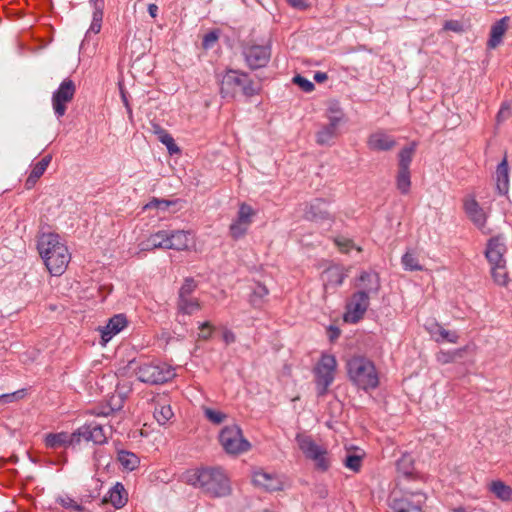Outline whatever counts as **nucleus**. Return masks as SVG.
Wrapping results in <instances>:
<instances>
[{"label": "nucleus", "instance_id": "18", "mask_svg": "<svg viewBox=\"0 0 512 512\" xmlns=\"http://www.w3.org/2000/svg\"><path fill=\"white\" fill-rule=\"evenodd\" d=\"M358 291H364L367 296L377 294L380 289V279L376 272L363 271L356 284Z\"/></svg>", "mask_w": 512, "mask_h": 512}, {"label": "nucleus", "instance_id": "45", "mask_svg": "<svg viewBox=\"0 0 512 512\" xmlns=\"http://www.w3.org/2000/svg\"><path fill=\"white\" fill-rule=\"evenodd\" d=\"M205 417L213 424L219 425L227 418L226 414L212 408H204Z\"/></svg>", "mask_w": 512, "mask_h": 512}, {"label": "nucleus", "instance_id": "62", "mask_svg": "<svg viewBox=\"0 0 512 512\" xmlns=\"http://www.w3.org/2000/svg\"><path fill=\"white\" fill-rule=\"evenodd\" d=\"M121 97H122L124 105L126 106L128 111L131 112V109H130L129 103H128V99H127L126 94H125V92L123 90H121Z\"/></svg>", "mask_w": 512, "mask_h": 512}, {"label": "nucleus", "instance_id": "59", "mask_svg": "<svg viewBox=\"0 0 512 512\" xmlns=\"http://www.w3.org/2000/svg\"><path fill=\"white\" fill-rule=\"evenodd\" d=\"M314 80L318 83H322L327 80V74L324 72H317L314 75Z\"/></svg>", "mask_w": 512, "mask_h": 512}, {"label": "nucleus", "instance_id": "46", "mask_svg": "<svg viewBox=\"0 0 512 512\" xmlns=\"http://www.w3.org/2000/svg\"><path fill=\"white\" fill-rule=\"evenodd\" d=\"M327 118L329 120V124H333V126L338 129L339 123L343 118V112L336 105L330 106L328 109Z\"/></svg>", "mask_w": 512, "mask_h": 512}, {"label": "nucleus", "instance_id": "43", "mask_svg": "<svg viewBox=\"0 0 512 512\" xmlns=\"http://www.w3.org/2000/svg\"><path fill=\"white\" fill-rule=\"evenodd\" d=\"M363 456L356 453H347L343 460V464L346 468L353 472H359L362 466Z\"/></svg>", "mask_w": 512, "mask_h": 512}, {"label": "nucleus", "instance_id": "28", "mask_svg": "<svg viewBox=\"0 0 512 512\" xmlns=\"http://www.w3.org/2000/svg\"><path fill=\"white\" fill-rule=\"evenodd\" d=\"M52 160V156L51 155H46L44 156L39 162H37L28 178L26 179V182H25V186L27 189H31L35 186V184L37 183L38 179L44 174V172L46 171L47 167L49 166L50 162Z\"/></svg>", "mask_w": 512, "mask_h": 512}, {"label": "nucleus", "instance_id": "20", "mask_svg": "<svg viewBox=\"0 0 512 512\" xmlns=\"http://www.w3.org/2000/svg\"><path fill=\"white\" fill-rule=\"evenodd\" d=\"M367 145L373 151H389L395 147V139L383 131L372 133L367 140Z\"/></svg>", "mask_w": 512, "mask_h": 512}, {"label": "nucleus", "instance_id": "4", "mask_svg": "<svg viewBox=\"0 0 512 512\" xmlns=\"http://www.w3.org/2000/svg\"><path fill=\"white\" fill-rule=\"evenodd\" d=\"M348 377L359 389L368 391L379 385V376L374 363L364 356H353L346 364Z\"/></svg>", "mask_w": 512, "mask_h": 512}, {"label": "nucleus", "instance_id": "8", "mask_svg": "<svg viewBox=\"0 0 512 512\" xmlns=\"http://www.w3.org/2000/svg\"><path fill=\"white\" fill-rule=\"evenodd\" d=\"M219 441L226 453L238 455L250 450V442L244 438L242 430L237 425L224 427L219 435Z\"/></svg>", "mask_w": 512, "mask_h": 512}, {"label": "nucleus", "instance_id": "23", "mask_svg": "<svg viewBox=\"0 0 512 512\" xmlns=\"http://www.w3.org/2000/svg\"><path fill=\"white\" fill-rule=\"evenodd\" d=\"M127 501L128 493L120 482H117L103 498V503H110L116 509L124 507Z\"/></svg>", "mask_w": 512, "mask_h": 512}, {"label": "nucleus", "instance_id": "49", "mask_svg": "<svg viewBox=\"0 0 512 512\" xmlns=\"http://www.w3.org/2000/svg\"><path fill=\"white\" fill-rule=\"evenodd\" d=\"M196 288V283L194 281V279L192 278H187L185 279L183 285L181 286L180 290H179V298H188L192 292L195 290Z\"/></svg>", "mask_w": 512, "mask_h": 512}, {"label": "nucleus", "instance_id": "21", "mask_svg": "<svg viewBox=\"0 0 512 512\" xmlns=\"http://www.w3.org/2000/svg\"><path fill=\"white\" fill-rule=\"evenodd\" d=\"M127 326V319L123 314L114 315L109 319L108 323L100 329L101 338L104 343H107L113 336L118 334Z\"/></svg>", "mask_w": 512, "mask_h": 512}, {"label": "nucleus", "instance_id": "41", "mask_svg": "<svg viewBox=\"0 0 512 512\" xmlns=\"http://www.w3.org/2000/svg\"><path fill=\"white\" fill-rule=\"evenodd\" d=\"M173 415L174 413L170 405H159L155 407L154 418L160 425H165Z\"/></svg>", "mask_w": 512, "mask_h": 512}, {"label": "nucleus", "instance_id": "7", "mask_svg": "<svg viewBox=\"0 0 512 512\" xmlns=\"http://www.w3.org/2000/svg\"><path fill=\"white\" fill-rule=\"evenodd\" d=\"M296 442L305 457L314 462L317 470L325 472L330 468L329 453L324 446L317 444L310 436L302 434L296 436Z\"/></svg>", "mask_w": 512, "mask_h": 512}, {"label": "nucleus", "instance_id": "54", "mask_svg": "<svg viewBox=\"0 0 512 512\" xmlns=\"http://www.w3.org/2000/svg\"><path fill=\"white\" fill-rule=\"evenodd\" d=\"M199 328L201 330L199 333V338L203 340H208L211 337L213 331V327L210 324V322L202 323Z\"/></svg>", "mask_w": 512, "mask_h": 512}, {"label": "nucleus", "instance_id": "13", "mask_svg": "<svg viewBox=\"0 0 512 512\" xmlns=\"http://www.w3.org/2000/svg\"><path fill=\"white\" fill-rule=\"evenodd\" d=\"M370 305V297L364 291L353 293L346 305V313L344 319L346 322L357 323L366 313Z\"/></svg>", "mask_w": 512, "mask_h": 512}, {"label": "nucleus", "instance_id": "38", "mask_svg": "<svg viewBox=\"0 0 512 512\" xmlns=\"http://www.w3.org/2000/svg\"><path fill=\"white\" fill-rule=\"evenodd\" d=\"M117 459L125 469L130 471L137 468L139 464V458L134 453L125 450L118 452Z\"/></svg>", "mask_w": 512, "mask_h": 512}, {"label": "nucleus", "instance_id": "48", "mask_svg": "<svg viewBox=\"0 0 512 512\" xmlns=\"http://www.w3.org/2000/svg\"><path fill=\"white\" fill-rule=\"evenodd\" d=\"M59 503L70 512H84V507L70 497L60 498Z\"/></svg>", "mask_w": 512, "mask_h": 512}, {"label": "nucleus", "instance_id": "26", "mask_svg": "<svg viewBox=\"0 0 512 512\" xmlns=\"http://www.w3.org/2000/svg\"><path fill=\"white\" fill-rule=\"evenodd\" d=\"M167 249H174L178 251L187 250L192 243V238L189 232L183 230L168 231Z\"/></svg>", "mask_w": 512, "mask_h": 512}, {"label": "nucleus", "instance_id": "16", "mask_svg": "<svg viewBox=\"0 0 512 512\" xmlns=\"http://www.w3.org/2000/svg\"><path fill=\"white\" fill-rule=\"evenodd\" d=\"M253 483L266 491L281 490L283 485L281 479L276 474L268 473L264 470H257L253 473Z\"/></svg>", "mask_w": 512, "mask_h": 512}, {"label": "nucleus", "instance_id": "10", "mask_svg": "<svg viewBox=\"0 0 512 512\" xmlns=\"http://www.w3.org/2000/svg\"><path fill=\"white\" fill-rule=\"evenodd\" d=\"M337 362L333 355H322L315 367V383L318 396H324L334 381Z\"/></svg>", "mask_w": 512, "mask_h": 512}, {"label": "nucleus", "instance_id": "22", "mask_svg": "<svg viewBox=\"0 0 512 512\" xmlns=\"http://www.w3.org/2000/svg\"><path fill=\"white\" fill-rule=\"evenodd\" d=\"M464 210L469 219L480 229L486 224V213L480 207L474 198L466 199L464 202Z\"/></svg>", "mask_w": 512, "mask_h": 512}, {"label": "nucleus", "instance_id": "27", "mask_svg": "<svg viewBox=\"0 0 512 512\" xmlns=\"http://www.w3.org/2000/svg\"><path fill=\"white\" fill-rule=\"evenodd\" d=\"M496 188L501 195L507 194L509 190V167L506 158H504L497 166Z\"/></svg>", "mask_w": 512, "mask_h": 512}, {"label": "nucleus", "instance_id": "9", "mask_svg": "<svg viewBox=\"0 0 512 512\" xmlns=\"http://www.w3.org/2000/svg\"><path fill=\"white\" fill-rule=\"evenodd\" d=\"M139 381L148 384H162L171 380L174 376V370L165 363H144L136 371Z\"/></svg>", "mask_w": 512, "mask_h": 512}, {"label": "nucleus", "instance_id": "29", "mask_svg": "<svg viewBox=\"0 0 512 512\" xmlns=\"http://www.w3.org/2000/svg\"><path fill=\"white\" fill-rule=\"evenodd\" d=\"M168 231L160 230L151 234L149 238L143 242L142 250L167 249Z\"/></svg>", "mask_w": 512, "mask_h": 512}, {"label": "nucleus", "instance_id": "15", "mask_svg": "<svg viewBox=\"0 0 512 512\" xmlns=\"http://www.w3.org/2000/svg\"><path fill=\"white\" fill-rule=\"evenodd\" d=\"M506 253V246L502 237L496 236L491 238L485 250V256L490 265L505 263L504 254Z\"/></svg>", "mask_w": 512, "mask_h": 512}, {"label": "nucleus", "instance_id": "53", "mask_svg": "<svg viewBox=\"0 0 512 512\" xmlns=\"http://www.w3.org/2000/svg\"><path fill=\"white\" fill-rule=\"evenodd\" d=\"M335 244L342 252H348L354 247V243L350 239L344 237H337L335 239Z\"/></svg>", "mask_w": 512, "mask_h": 512}, {"label": "nucleus", "instance_id": "63", "mask_svg": "<svg viewBox=\"0 0 512 512\" xmlns=\"http://www.w3.org/2000/svg\"><path fill=\"white\" fill-rule=\"evenodd\" d=\"M453 512H466L464 508L459 507L453 510Z\"/></svg>", "mask_w": 512, "mask_h": 512}, {"label": "nucleus", "instance_id": "14", "mask_svg": "<svg viewBox=\"0 0 512 512\" xmlns=\"http://www.w3.org/2000/svg\"><path fill=\"white\" fill-rule=\"evenodd\" d=\"M242 55L247 66L256 70L265 67L271 57V49L268 45H247L243 47Z\"/></svg>", "mask_w": 512, "mask_h": 512}, {"label": "nucleus", "instance_id": "47", "mask_svg": "<svg viewBox=\"0 0 512 512\" xmlns=\"http://www.w3.org/2000/svg\"><path fill=\"white\" fill-rule=\"evenodd\" d=\"M178 201H170L165 199L153 198L149 203L145 205V209L156 208L158 210L165 211L169 206L176 204Z\"/></svg>", "mask_w": 512, "mask_h": 512}, {"label": "nucleus", "instance_id": "64", "mask_svg": "<svg viewBox=\"0 0 512 512\" xmlns=\"http://www.w3.org/2000/svg\"><path fill=\"white\" fill-rule=\"evenodd\" d=\"M89 2H105V0H89Z\"/></svg>", "mask_w": 512, "mask_h": 512}, {"label": "nucleus", "instance_id": "51", "mask_svg": "<svg viewBox=\"0 0 512 512\" xmlns=\"http://www.w3.org/2000/svg\"><path fill=\"white\" fill-rule=\"evenodd\" d=\"M512 114V110L509 104L503 103L500 107V110L497 113L496 120L497 123H502L507 120Z\"/></svg>", "mask_w": 512, "mask_h": 512}, {"label": "nucleus", "instance_id": "61", "mask_svg": "<svg viewBox=\"0 0 512 512\" xmlns=\"http://www.w3.org/2000/svg\"><path fill=\"white\" fill-rule=\"evenodd\" d=\"M456 25H457L456 22L447 21L445 23V25H444V28L447 29V30H454V31H456L457 30Z\"/></svg>", "mask_w": 512, "mask_h": 512}, {"label": "nucleus", "instance_id": "5", "mask_svg": "<svg viewBox=\"0 0 512 512\" xmlns=\"http://www.w3.org/2000/svg\"><path fill=\"white\" fill-rule=\"evenodd\" d=\"M261 86L254 82L248 73L229 69L224 74L220 92L222 97H234L241 92L245 97H252L260 93Z\"/></svg>", "mask_w": 512, "mask_h": 512}, {"label": "nucleus", "instance_id": "33", "mask_svg": "<svg viewBox=\"0 0 512 512\" xmlns=\"http://www.w3.org/2000/svg\"><path fill=\"white\" fill-rule=\"evenodd\" d=\"M489 490L502 501H510L512 499V488L501 480L492 481Z\"/></svg>", "mask_w": 512, "mask_h": 512}, {"label": "nucleus", "instance_id": "40", "mask_svg": "<svg viewBox=\"0 0 512 512\" xmlns=\"http://www.w3.org/2000/svg\"><path fill=\"white\" fill-rule=\"evenodd\" d=\"M402 265L405 270L409 271H421L423 270L422 265L418 261V257L413 252H406L401 259Z\"/></svg>", "mask_w": 512, "mask_h": 512}, {"label": "nucleus", "instance_id": "1", "mask_svg": "<svg viewBox=\"0 0 512 512\" xmlns=\"http://www.w3.org/2000/svg\"><path fill=\"white\" fill-rule=\"evenodd\" d=\"M37 250L51 275L60 276L65 272L71 254L58 234L42 233L37 240Z\"/></svg>", "mask_w": 512, "mask_h": 512}, {"label": "nucleus", "instance_id": "35", "mask_svg": "<svg viewBox=\"0 0 512 512\" xmlns=\"http://www.w3.org/2000/svg\"><path fill=\"white\" fill-rule=\"evenodd\" d=\"M268 294L269 290L265 285L256 283L250 295L249 301L253 307L259 308L264 304L265 298L268 296Z\"/></svg>", "mask_w": 512, "mask_h": 512}, {"label": "nucleus", "instance_id": "60", "mask_svg": "<svg viewBox=\"0 0 512 512\" xmlns=\"http://www.w3.org/2000/svg\"><path fill=\"white\" fill-rule=\"evenodd\" d=\"M330 332H331V335H330V338L333 340L337 337H339L340 335V330L336 327H330Z\"/></svg>", "mask_w": 512, "mask_h": 512}, {"label": "nucleus", "instance_id": "32", "mask_svg": "<svg viewBox=\"0 0 512 512\" xmlns=\"http://www.w3.org/2000/svg\"><path fill=\"white\" fill-rule=\"evenodd\" d=\"M397 471L408 479L414 475V459L412 455L404 453L396 462Z\"/></svg>", "mask_w": 512, "mask_h": 512}, {"label": "nucleus", "instance_id": "52", "mask_svg": "<svg viewBox=\"0 0 512 512\" xmlns=\"http://www.w3.org/2000/svg\"><path fill=\"white\" fill-rule=\"evenodd\" d=\"M217 40L218 33L216 31H210L204 35L202 45L205 49H209L213 47Z\"/></svg>", "mask_w": 512, "mask_h": 512}, {"label": "nucleus", "instance_id": "58", "mask_svg": "<svg viewBox=\"0 0 512 512\" xmlns=\"http://www.w3.org/2000/svg\"><path fill=\"white\" fill-rule=\"evenodd\" d=\"M148 13L152 18H156L158 15V6L154 3L148 5Z\"/></svg>", "mask_w": 512, "mask_h": 512}, {"label": "nucleus", "instance_id": "55", "mask_svg": "<svg viewBox=\"0 0 512 512\" xmlns=\"http://www.w3.org/2000/svg\"><path fill=\"white\" fill-rule=\"evenodd\" d=\"M24 390H19L13 393L8 394H2L0 396V401L4 403L12 402L18 398H21L23 396Z\"/></svg>", "mask_w": 512, "mask_h": 512}, {"label": "nucleus", "instance_id": "6", "mask_svg": "<svg viewBox=\"0 0 512 512\" xmlns=\"http://www.w3.org/2000/svg\"><path fill=\"white\" fill-rule=\"evenodd\" d=\"M399 489L392 491L389 506L394 512H422L427 497L421 491H410L399 481Z\"/></svg>", "mask_w": 512, "mask_h": 512}, {"label": "nucleus", "instance_id": "30", "mask_svg": "<svg viewBox=\"0 0 512 512\" xmlns=\"http://www.w3.org/2000/svg\"><path fill=\"white\" fill-rule=\"evenodd\" d=\"M153 132L157 135L158 140L164 144L168 152L173 155L180 152L179 147L176 145L173 137L160 125H153Z\"/></svg>", "mask_w": 512, "mask_h": 512}, {"label": "nucleus", "instance_id": "3", "mask_svg": "<svg viewBox=\"0 0 512 512\" xmlns=\"http://www.w3.org/2000/svg\"><path fill=\"white\" fill-rule=\"evenodd\" d=\"M188 484L200 488L211 497H225L230 494V481L224 471L218 467L202 468L185 474Z\"/></svg>", "mask_w": 512, "mask_h": 512}, {"label": "nucleus", "instance_id": "11", "mask_svg": "<svg viewBox=\"0 0 512 512\" xmlns=\"http://www.w3.org/2000/svg\"><path fill=\"white\" fill-rule=\"evenodd\" d=\"M76 92V86L72 79L66 78L52 95V106L57 118L65 115L67 103L71 102Z\"/></svg>", "mask_w": 512, "mask_h": 512}, {"label": "nucleus", "instance_id": "44", "mask_svg": "<svg viewBox=\"0 0 512 512\" xmlns=\"http://www.w3.org/2000/svg\"><path fill=\"white\" fill-rule=\"evenodd\" d=\"M464 349H457L454 351H440L436 354V359L441 364H448L454 362L457 358L462 357Z\"/></svg>", "mask_w": 512, "mask_h": 512}, {"label": "nucleus", "instance_id": "56", "mask_svg": "<svg viewBox=\"0 0 512 512\" xmlns=\"http://www.w3.org/2000/svg\"><path fill=\"white\" fill-rule=\"evenodd\" d=\"M293 8L305 10L308 8L306 0H286Z\"/></svg>", "mask_w": 512, "mask_h": 512}, {"label": "nucleus", "instance_id": "24", "mask_svg": "<svg viewBox=\"0 0 512 512\" xmlns=\"http://www.w3.org/2000/svg\"><path fill=\"white\" fill-rule=\"evenodd\" d=\"M427 331L431 335V337L437 343L449 342V343H457L459 336L455 331L446 330L443 326H441L437 322H433L426 326Z\"/></svg>", "mask_w": 512, "mask_h": 512}, {"label": "nucleus", "instance_id": "25", "mask_svg": "<svg viewBox=\"0 0 512 512\" xmlns=\"http://www.w3.org/2000/svg\"><path fill=\"white\" fill-rule=\"evenodd\" d=\"M509 21H510V18L505 16V17L501 18L500 20L496 21L491 26L490 38L487 42V46L490 49H495L497 46H499L501 44L503 36L505 35L506 31L508 30Z\"/></svg>", "mask_w": 512, "mask_h": 512}, {"label": "nucleus", "instance_id": "19", "mask_svg": "<svg viewBox=\"0 0 512 512\" xmlns=\"http://www.w3.org/2000/svg\"><path fill=\"white\" fill-rule=\"evenodd\" d=\"M304 216L311 221L329 219L330 213L327 209V202L323 199H314L306 205Z\"/></svg>", "mask_w": 512, "mask_h": 512}, {"label": "nucleus", "instance_id": "17", "mask_svg": "<svg viewBox=\"0 0 512 512\" xmlns=\"http://www.w3.org/2000/svg\"><path fill=\"white\" fill-rule=\"evenodd\" d=\"M346 274L342 268L338 266H331L323 271L322 281L325 293L334 291L337 287L341 286Z\"/></svg>", "mask_w": 512, "mask_h": 512}, {"label": "nucleus", "instance_id": "50", "mask_svg": "<svg viewBox=\"0 0 512 512\" xmlns=\"http://www.w3.org/2000/svg\"><path fill=\"white\" fill-rule=\"evenodd\" d=\"M293 82L297 84L304 92H311L314 90V84L301 75H296Z\"/></svg>", "mask_w": 512, "mask_h": 512}, {"label": "nucleus", "instance_id": "42", "mask_svg": "<svg viewBox=\"0 0 512 512\" xmlns=\"http://www.w3.org/2000/svg\"><path fill=\"white\" fill-rule=\"evenodd\" d=\"M410 170L398 169L397 188L402 194H407L410 190Z\"/></svg>", "mask_w": 512, "mask_h": 512}, {"label": "nucleus", "instance_id": "37", "mask_svg": "<svg viewBox=\"0 0 512 512\" xmlns=\"http://www.w3.org/2000/svg\"><path fill=\"white\" fill-rule=\"evenodd\" d=\"M491 275L497 285L505 286L508 283V272L506 262L491 265Z\"/></svg>", "mask_w": 512, "mask_h": 512}, {"label": "nucleus", "instance_id": "12", "mask_svg": "<svg viewBox=\"0 0 512 512\" xmlns=\"http://www.w3.org/2000/svg\"><path fill=\"white\" fill-rule=\"evenodd\" d=\"M255 215L256 211L250 205L246 203L239 205L237 217L229 226V233L234 240L243 238L246 235Z\"/></svg>", "mask_w": 512, "mask_h": 512}, {"label": "nucleus", "instance_id": "31", "mask_svg": "<svg viewBox=\"0 0 512 512\" xmlns=\"http://www.w3.org/2000/svg\"><path fill=\"white\" fill-rule=\"evenodd\" d=\"M93 7V15H92V22L91 25L87 31V34L94 33L98 34L102 27V20H103V10H104V4L105 2H90Z\"/></svg>", "mask_w": 512, "mask_h": 512}, {"label": "nucleus", "instance_id": "39", "mask_svg": "<svg viewBox=\"0 0 512 512\" xmlns=\"http://www.w3.org/2000/svg\"><path fill=\"white\" fill-rule=\"evenodd\" d=\"M200 309L199 301L196 298H178V310L184 314L191 315Z\"/></svg>", "mask_w": 512, "mask_h": 512}, {"label": "nucleus", "instance_id": "34", "mask_svg": "<svg viewBox=\"0 0 512 512\" xmlns=\"http://www.w3.org/2000/svg\"><path fill=\"white\" fill-rule=\"evenodd\" d=\"M417 143L412 142L410 145L402 148L398 154V167L399 169L410 170V164L413 159V155L416 151Z\"/></svg>", "mask_w": 512, "mask_h": 512}, {"label": "nucleus", "instance_id": "57", "mask_svg": "<svg viewBox=\"0 0 512 512\" xmlns=\"http://www.w3.org/2000/svg\"><path fill=\"white\" fill-rule=\"evenodd\" d=\"M223 341L228 345V344H231L233 342H235L236 340V337H235V334L231 331V330H225L223 332Z\"/></svg>", "mask_w": 512, "mask_h": 512}, {"label": "nucleus", "instance_id": "2", "mask_svg": "<svg viewBox=\"0 0 512 512\" xmlns=\"http://www.w3.org/2000/svg\"><path fill=\"white\" fill-rule=\"evenodd\" d=\"M106 441L107 436L103 426L96 422L84 424L71 434L67 432L49 433L45 437V445L51 449L75 447L82 442H93L96 445H101Z\"/></svg>", "mask_w": 512, "mask_h": 512}, {"label": "nucleus", "instance_id": "36", "mask_svg": "<svg viewBox=\"0 0 512 512\" xmlns=\"http://www.w3.org/2000/svg\"><path fill=\"white\" fill-rule=\"evenodd\" d=\"M337 128L333 124L323 126L316 134V142L319 145H328L336 137Z\"/></svg>", "mask_w": 512, "mask_h": 512}]
</instances>
